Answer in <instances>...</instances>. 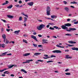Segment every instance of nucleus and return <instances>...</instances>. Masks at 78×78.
Segmentation results:
<instances>
[{
  "label": "nucleus",
  "mask_w": 78,
  "mask_h": 78,
  "mask_svg": "<svg viewBox=\"0 0 78 78\" xmlns=\"http://www.w3.org/2000/svg\"><path fill=\"white\" fill-rule=\"evenodd\" d=\"M62 29L63 30H66L67 31H68V32H70L71 31H76V29L75 28H69V30H68V27H66L65 25H63L61 27Z\"/></svg>",
  "instance_id": "f257e3e1"
},
{
  "label": "nucleus",
  "mask_w": 78,
  "mask_h": 78,
  "mask_svg": "<svg viewBox=\"0 0 78 78\" xmlns=\"http://www.w3.org/2000/svg\"><path fill=\"white\" fill-rule=\"evenodd\" d=\"M45 27V25L44 24H41L39 26H37V29L39 31L42 30L43 28H44Z\"/></svg>",
  "instance_id": "f03ea898"
},
{
  "label": "nucleus",
  "mask_w": 78,
  "mask_h": 78,
  "mask_svg": "<svg viewBox=\"0 0 78 78\" xmlns=\"http://www.w3.org/2000/svg\"><path fill=\"white\" fill-rule=\"evenodd\" d=\"M50 8L49 6H48L47 7V16H50Z\"/></svg>",
  "instance_id": "7ed1b4c3"
},
{
  "label": "nucleus",
  "mask_w": 78,
  "mask_h": 78,
  "mask_svg": "<svg viewBox=\"0 0 78 78\" xmlns=\"http://www.w3.org/2000/svg\"><path fill=\"white\" fill-rule=\"evenodd\" d=\"M52 53H62V51L59 50H55L52 51Z\"/></svg>",
  "instance_id": "20e7f679"
},
{
  "label": "nucleus",
  "mask_w": 78,
  "mask_h": 78,
  "mask_svg": "<svg viewBox=\"0 0 78 78\" xmlns=\"http://www.w3.org/2000/svg\"><path fill=\"white\" fill-rule=\"evenodd\" d=\"M62 45V43H59L58 44H57L56 45V47H58V48H64V46H62L60 45Z\"/></svg>",
  "instance_id": "39448f33"
},
{
  "label": "nucleus",
  "mask_w": 78,
  "mask_h": 78,
  "mask_svg": "<svg viewBox=\"0 0 78 78\" xmlns=\"http://www.w3.org/2000/svg\"><path fill=\"white\" fill-rule=\"evenodd\" d=\"M31 38L32 39H34V40H35L37 42L38 41H37V38H36V37L33 36V35L31 36Z\"/></svg>",
  "instance_id": "423d86ee"
},
{
  "label": "nucleus",
  "mask_w": 78,
  "mask_h": 78,
  "mask_svg": "<svg viewBox=\"0 0 78 78\" xmlns=\"http://www.w3.org/2000/svg\"><path fill=\"white\" fill-rule=\"evenodd\" d=\"M33 4H34V2H30L27 3L28 5H29V6H32L33 5Z\"/></svg>",
  "instance_id": "0eeeda50"
},
{
  "label": "nucleus",
  "mask_w": 78,
  "mask_h": 78,
  "mask_svg": "<svg viewBox=\"0 0 78 78\" xmlns=\"http://www.w3.org/2000/svg\"><path fill=\"white\" fill-rule=\"evenodd\" d=\"M64 25L65 26H66V27H71V26H72V24L70 23H66V24H65Z\"/></svg>",
  "instance_id": "6e6552de"
},
{
  "label": "nucleus",
  "mask_w": 78,
  "mask_h": 78,
  "mask_svg": "<svg viewBox=\"0 0 78 78\" xmlns=\"http://www.w3.org/2000/svg\"><path fill=\"white\" fill-rule=\"evenodd\" d=\"M41 54V53H37L36 52L34 54V55L36 56H39V55H40Z\"/></svg>",
  "instance_id": "1a4fd4ad"
},
{
  "label": "nucleus",
  "mask_w": 78,
  "mask_h": 78,
  "mask_svg": "<svg viewBox=\"0 0 78 78\" xmlns=\"http://www.w3.org/2000/svg\"><path fill=\"white\" fill-rule=\"evenodd\" d=\"M72 50H76V51H78V48L76 47H73L71 48Z\"/></svg>",
  "instance_id": "9d476101"
},
{
  "label": "nucleus",
  "mask_w": 78,
  "mask_h": 78,
  "mask_svg": "<svg viewBox=\"0 0 78 78\" xmlns=\"http://www.w3.org/2000/svg\"><path fill=\"white\" fill-rule=\"evenodd\" d=\"M15 6L16 7V8H21V7H23V5H21L20 6L18 4L16 5Z\"/></svg>",
  "instance_id": "9b49d317"
},
{
  "label": "nucleus",
  "mask_w": 78,
  "mask_h": 78,
  "mask_svg": "<svg viewBox=\"0 0 78 78\" xmlns=\"http://www.w3.org/2000/svg\"><path fill=\"white\" fill-rule=\"evenodd\" d=\"M2 47V48H5V44H0V47Z\"/></svg>",
  "instance_id": "f8f14e48"
},
{
  "label": "nucleus",
  "mask_w": 78,
  "mask_h": 78,
  "mask_svg": "<svg viewBox=\"0 0 78 78\" xmlns=\"http://www.w3.org/2000/svg\"><path fill=\"white\" fill-rule=\"evenodd\" d=\"M66 59H72V57H69V55H67L66 56Z\"/></svg>",
  "instance_id": "ddd939ff"
},
{
  "label": "nucleus",
  "mask_w": 78,
  "mask_h": 78,
  "mask_svg": "<svg viewBox=\"0 0 78 78\" xmlns=\"http://www.w3.org/2000/svg\"><path fill=\"white\" fill-rule=\"evenodd\" d=\"M42 41H43V42H42L43 44H47V43H48V42L46 41H47V40H46L43 39Z\"/></svg>",
  "instance_id": "4468645a"
},
{
  "label": "nucleus",
  "mask_w": 78,
  "mask_h": 78,
  "mask_svg": "<svg viewBox=\"0 0 78 78\" xmlns=\"http://www.w3.org/2000/svg\"><path fill=\"white\" fill-rule=\"evenodd\" d=\"M30 55V53H27L25 54H24L23 55V56H29V55Z\"/></svg>",
  "instance_id": "2eb2a0df"
},
{
  "label": "nucleus",
  "mask_w": 78,
  "mask_h": 78,
  "mask_svg": "<svg viewBox=\"0 0 78 78\" xmlns=\"http://www.w3.org/2000/svg\"><path fill=\"white\" fill-rule=\"evenodd\" d=\"M20 30L15 31L14 32V33L16 34H18L19 33V32H20Z\"/></svg>",
  "instance_id": "dca6fc26"
},
{
  "label": "nucleus",
  "mask_w": 78,
  "mask_h": 78,
  "mask_svg": "<svg viewBox=\"0 0 78 78\" xmlns=\"http://www.w3.org/2000/svg\"><path fill=\"white\" fill-rule=\"evenodd\" d=\"M33 61V59L26 60V63H30V62Z\"/></svg>",
  "instance_id": "f3484780"
},
{
  "label": "nucleus",
  "mask_w": 78,
  "mask_h": 78,
  "mask_svg": "<svg viewBox=\"0 0 78 78\" xmlns=\"http://www.w3.org/2000/svg\"><path fill=\"white\" fill-rule=\"evenodd\" d=\"M21 14H22L23 16H25V17H27V18L28 17V15L25 14L24 12H22L21 13Z\"/></svg>",
  "instance_id": "a211bd4d"
},
{
  "label": "nucleus",
  "mask_w": 78,
  "mask_h": 78,
  "mask_svg": "<svg viewBox=\"0 0 78 78\" xmlns=\"http://www.w3.org/2000/svg\"><path fill=\"white\" fill-rule=\"evenodd\" d=\"M69 43V44H76V42H73V41H68Z\"/></svg>",
  "instance_id": "6ab92c4d"
},
{
  "label": "nucleus",
  "mask_w": 78,
  "mask_h": 78,
  "mask_svg": "<svg viewBox=\"0 0 78 78\" xmlns=\"http://www.w3.org/2000/svg\"><path fill=\"white\" fill-rule=\"evenodd\" d=\"M7 17H8L9 18H10V19H12V18H13V16L10 15H7Z\"/></svg>",
  "instance_id": "aec40b11"
},
{
  "label": "nucleus",
  "mask_w": 78,
  "mask_h": 78,
  "mask_svg": "<svg viewBox=\"0 0 78 78\" xmlns=\"http://www.w3.org/2000/svg\"><path fill=\"white\" fill-rule=\"evenodd\" d=\"M21 72H23L24 73H27V72L24 69H21Z\"/></svg>",
  "instance_id": "412c9836"
},
{
  "label": "nucleus",
  "mask_w": 78,
  "mask_h": 78,
  "mask_svg": "<svg viewBox=\"0 0 78 78\" xmlns=\"http://www.w3.org/2000/svg\"><path fill=\"white\" fill-rule=\"evenodd\" d=\"M13 5H10L9 6L7 7L8 9H11L12 8Z\"/></svg>",
  "instance_id": "4be33fe9"
},
{
  "label": "nucleus",
  "mask_w": 78,
  "mask_h": 78,
  "mask_svg": "<svg viewBox=\"0 0 78 78\" xmlns=\"http://www.w3.org/2000/svg\"><path fill=\"white\" fill-rule=\"evenodd\" d=\"M65 10H66V11H67V12H68V11H69V8L68 7H65Z\"/></svg>",
  "instance_id": "5701e85b"
},
{
  "label": "nucleus",
  "mask_w": 78,
  "mask_h": 78,
  "mask_svg": "<svg viewBox=\"0 0 78 78\" xmlns=\"http://www.w3.org/2000/svg\"><path fill=\"white\" fill-rule=\"evenodd\" d=\"M51 17L52 19H54V18H56V17H57V16L55 15L51 16Z\"/></svg>",
  "instance_id": "b1692460"
},
{
  "label": "nucleus",
  "mask_w": 78,
  "mask_h": 78,
  "mask_svg": "<svg viewBox=\"0 0 78 78\" xmlns=\"http://www.w3.org/2000/svg\"><path fill=\"white\" fill-rule=\"evenodd\" d=\"M14 66V65H12V66H8V69H11V68H12Z\"/></svg>",
  "instance_id": "393cba45"
},
{
  "label": "nucleus",
  "mask_w": 78,
  "mask_h": 78,
  "mask_svg": "<svg viewBox=\"0 0 78 78\" xmlns=\"http://www.w3.org/2000/svg\"><path fill=\"white\" fill-rule=\"evenodd\" d=\"M2 37L3 39H6V35L5 34H2Z\"/></svg>",
  "instance_id": "a878e982"
},
{
  "label": "nucleus",
  "mask_w": 78,
  "mask_h": 78,
  "mask_svg": "<svg viewBox=\"0 0 78 78\" xmlns=\"http://www.w3.org/2000/svg\"><path fill=\"white\" fill-rule=\"evenodd\" d=\"M24 23H25V22H26L27 21V20H28V19H27V18L26 17H24Z\"/></svg>",
  "instance_id": "bb28decb"
},
{
  "label": "nucleus",
  "mask_w": 78,
  "mask_h": 78,
  "mask_svg": "<svg viewBox=\"0 0 78 78\" xmlns=\"http://www.w3.org/2000/svg\"><path fill=\"white\" fill-rule=\"evenodd\" d=\"M9 41H8L7 39H6V42L5 43V44H9Z\"/></svg>",
  "instance_id": "cd10ccee"
},
{
  "label": "nucleus",
  "mask_w": 78,
  "mask_h": 78,
  "mask_svg": "<svg viewBox=\"0 0 78 78\" xmlns=\"http://www.w3.org/2000/svg\"><path fill=\"white\" fill-rule=\"evenodd\" d=\"M8 71H6L4 72V74H9V73H8Z\"/></svg>",
  "instance_id": "c85d7f7f"
},
{
  "label": "nucleus",
  "mask_w": 78,
  "mask_h": 78,
  "mask_svg": "<svg viewBox=\"0 0 78 78\" xmlns=\"http://www.w3.org/2000/svg\"><path fill=\"white\" fill-rule=\"evenodd\" d=\"M23 42H25V43H26V44H28V42L27 41V40H25L24 39L23 40Z\"/></svg>",
  "instance_id": "c756f323"
},
{
  "label": "nucleus",
  "mask_w": 78,
  "mask_h": 78,
  "mask_svg": "<svg viewBox=\"0 0 78 78\" xmlns=\"http://www.w3.org/2000/svg\"><path fill=\"white\" fill-rule=\"evenodd\" d=\"M22 17L20 16L19 18V21H22Z\"/></svg>",
  "instance_id": "7c9ffc66"
},
{
  "label": "nucleus",
  "mask_w": 78,
  "mask_h": 78,
  "mask_svg": "<svg viewBox=\"0 0 78 78\" xmlns=\"http://www.w3.org/2000/svg\"><path fill=\"white\" fill-rule=\"evenodd\" d=\"M1 20H2V21H3V22H4V23H6L7 22L5 20H3L2 19Z\"/></svg>",
  "instance_id": "2f4dec72"
},
{
  "label": "nucleus",
  "mask_w": 78,
  "mask_h": 78,
  "mask_svg": "<svg viewBox=\"0 0 78 78\" xmlns=\"http://www.w3.org/2000/svg\"><path fill=\"white\" fill-rule=\"evenodd\" d=\"M66 75H70V73H65Z\"/></svg>",
  "instance_id": "473e14b6"
},
{
  "label": "nucleus",
  "mask_w": 78,
  "mask_h": 78,
  "mask_svg": "<svg viewBox=\"0 0 78 78\" xmlns=\"http://www.w3.org/2000/svg\"><path fill=\"white\" fill-rule=\"evenodd\" d=\"M48 25H51L52 26H53L54 25H55V24L53 23H48Z\"/></svg>",
  "instance_id": "72a5a7b5"
},
{
  "label": "nucleus",
  "mask_w": 78,
  "mask_h": 78,
  "mask_svg": "<svg viewBox=\"0 0 78 78\" xmlns=\"http://www.w3.org/2000/svg\"><path fill=\"white\" fill-rule=\"evenodd\" d=\"M65 36H72V35L69 34H65Z\"/></svg>",
  "instance_id": "f704fd0d"
},
{
  "label": "nucleus",
  "mask_w": 78,
  "mask_h": 78,
  "mask_svg": "<svg viewBox=\"0 0 78 78\" xmlns=\"http://www.w3.org/2000/svg\"><path fill=\"white\" fill-rule=\"evenodd\" d=\"M33 45H34V47L35 48H37V44H33Z\"/></svg>",
  "instance_id": "c9c22d12"
},
{
  "label": "nucleus",
  "mask_w": 78,
  "mask_h": 78,
  "mask_svg": "<svg viewBox=\"0 0 78 78\" xmlns=\"http://www.w3.org/2000/svg\"><path fill=\"white\" fill-rule=\"evenodd\" d=\"M7 52H5V53H2V55L3 56H5V55H6V54L7 53Z\"/></svg>",
  "instance_id": "e433bc0d"
},
{
  "label": "nucleus",
  "mask_w": 78,
  "mask_h": 78,
  "mask_svg": "<svg viewBox=\"0 0 78 78\" xmlns=\"http://www.w3.org/2000/svg\"><path fill=\"white\" fill-rule=\"evenodd\" d=\"M49 29H50V30H55V29H54V28L51 27H50L49 28Z\"/></svg>",
  "instance_id": "4c0bfd02"
},
{
  "label": "nucleus",
  "mask_w": 78,
  "mask_h": 78,
  "mask_svg": "<svg viewBox=\"0 0 78 78\" xmlns=\"http://www.w3.org/2000/svg\"><path fill=\"white\" fill-rule=\"evenodd\" d=\"M63 3L65 4V5H66V4H67V2H66V1H63Z\"/></svg>",
  "instance_id": "58836bf2"
},
{
  "label": "nucleus",
  "mask_w": 78,
  "mask_h": 78,
  "mask_svg": "<svg viewBox=\"0 0 78 78\" xmlns=\"http://www.w3.org/2000/svg\"><path fill=\"white\" fill-rule=\"evenodd\" d=\"M51 58H56V56L54 55H51Z\"/></svg>",
  "instance_id": "ea45409f"
},
{
  "label": "nucleus",
  "mask_w": 78,
  "mask_h": 78,
  "mask_svg": "<svg viewBox=\"0 0 78 78\" xmlns=\"http://www.w3.org/2000/svg\"><path fill=\"white\" fill-rule=\"evenodd\" d=\"M5 4H6V5H7V4H8V3H9V2L8 1H5Z\"/></svg>",
  "instance_id": "a19ab883"
},
{
  "label": "nucleus",
  "mask_w": 78,
  "mask_h": 78,
  "mask_svg": "<svg viewBox=\"0 0 78 78\" xmlns=\"http://www.w3.org/2000/svg\"><path fill=\"white\" fill-rule=\"evenodd\" d=\"M18 3L20 4H21V3H22V1L21 0H20V1H19Z\"/></svg>",
  "instance_id": "79ce46f5"
},
{
  "label": "nucleus",
  "mask_w": 78,
  "mask_h": 78,
  "mask_svg": "<svg viewBox=\"0 0 78 78\" xmlns=\"http://www.w3.org/2000/svg\"><path fill=\"white\" fill-rule=\"evenodd\" d=\"M68 46H69V47H73V45L72 44V45H70V44H67Z\"/></svg>",
  "instance_id": "37998d69"
},
{
  "label": "nucleus",
  "mask_w": 78,
  "mask_h": 78,
  "mask_svg": "<svg viewBox=\"0 0 78 78\" xmlns=\"http://www.w3.org/2000/svg\"><path fill=\"white\" fill-rule=\"evenodd\" d=\"M47 63H48L49 62H53V61H47Z\"/></svg>",
  "instance_id": "c03bdc74"
},
{
  "label": "nucleus",
  "mask_w": 78,
  "mask_h": 78,
  "mask_svg": "<svg viewBox=\"0 0 78 78\" xmlns=\"http://www.w3.org/2000/svg\"><path fill=\"white\" fill-rule=\"evenodd\" d=\"M53 28H55L56 29H58V27L55 26H54L53 27Z\"/></svg>",
  "instance_id": "a18cd8bd"
},
{
  "label": "nucleus",
  "mask_w": 78,
  "mask_h": 78,
  "mask_svg": "<svg viewBox=\"0 0 78 78\" xmlns=\"http://www.w3.org/2000/svg\"><path fill=\"white\" fill-rule=\"evenodd\" d=\"M38 37H42V35H41V34H38Z\"/></svg>",
  "instance_id": "49530a36"
},
{
  "label": "nucleus",
  "mask_w": 78,
  "mask_h": 78,
  "mask_svg": "<svg viewBox=\"0 0 78 78\" xmlns=\"http://www.w3.org/2000/svg\"><path fill=\"white\" fill-rule=\"evenodd\" d=\"M65 52H68L69 51V49H67V50H65Z\"/></svg>",
  "instance_id": "de8ad7c7"
},
{
  "label": "nucleus",
  "mask_w": 78,
  "mask_h": 78,
  "mask_svg": "<svg viewBox=\"0 0 78 78\" xmlns=\"http://www.w3.org/2000/svg\"><path fill=\"white\" fill-rule=\"evenodd\" d=\"M7 55L8 56L11 55H12V54H11V53L8 54H7Z\"/></svg>",
  "instance_id": "09e8293b"
},
{
  "label": "nucleus",
  "mask_w": 78,
  "mask_h": 78,
  "mask_svg": "<svg viewBox=\"0 0 78 78\" xmlns=\"http://www.w3.org/2000/svg\"><path fill=\"white\" fill-rule=\"evenodd\" d=\"M78 21L75 22L74 23V24H78Z\"/></svg>",
  "instance_id": "8fccbe9b"
},
{
  "label": "nucleus",
  "mask_w": 78,
  "mask_h": 78,
  "mask_svg": "<svg viewBox=\"0 0 78 78\" xmlns=\"http://www.w3.org/2000/svg\"><path fill=\"white\" fill-rule=\"evenodd\" d=\"M38 22H42V20H38Z\"/></svg>",
  "instance_id": "3c124183"
},
{
  "label": "nucleus",
  "mask_w": 78,
  "mask_h": 78,
  "mask_svg": "<svg viewBox=\"0 0 78 78\" xmlns=\"http://www.w3.org/2000/svg\"><path fill=\"white\" fill-rule=\"evenodd\" d=\"M37 61H40V62H43V60H37Z\"/></svg>",
  "instance_id": "603ef678"
},
{
  "label": "nucleus",
  "mask_w": 78,
  "mask_h": 78,
  "mask_svg": "<svg viewBox=\"0 0 78 78\" xmlns=\"http://www.w3.org/2000/svg\"><path fill=\"white\" fill-rule=\"evenodd\" d=\"M3 39V42L4 43H5V41H6V38H4Z\"/></svg>",
  "instance_id": "864d4df0"
},
{
  "label": "nucleus",
  "mask_w": 78,
  "mask_h": 78,
  "mask_svg": "<svg viewBox=\"0 0 78 78\" xmlns=\"http://www.w3.org/2000/svg\"><path fill=\"white\" fill-rule=\"evenodd\" d=\"M69 69H66L65 70V72H68V71H69Z\"/></svg>",
  "instance_id": "5fc2aeb1"
},
{
  "label": "nucleus",
  "mask_w": 78,
  "mask_h": 78,
  "mask_svg": "<svg viewBox=\"0 0 78 78\" xmlns=\"http://www.w3.org/2000/svg\"><path fill=\"white\" fill-rule=\"evenodd\" d=\"M6 30L7 31H8V32H9V31H10V30L8 29H6Z\"/></svg>",
  "instance_id": "6e6d98bb"
},
{
  "label": "nucleus",
  "mask_w": 78,
  "mask_h": 78,
  "mask_svg": "<svg viewBox=\"0 0 78 78\" xmlns=\"http://www.w3.org/2000/svg\"><path fill=\"white\" fill-rule=\"evenodd\" d=\"M70 7L71 8H75V7L74 6H73L72 5H71L70 6Z\"/></svg>",
  "instance_id": "4d7b16f0"
},
{
  "label": "nucleus",
  "mask_w": 78,
  "mask_h": 78,
  "mask_svg": "<svg viewBox=\"0 0 78 78\" xmlns=\"http://www.w3.org/2000/svg\"><path fill=\"white\" fill-rule=\"evenodd\" d=\"M73 4H77V3H77L76 2H73Z\"/></svg>",
  "instance_id": "13d9d810"
},
{
  "label": "nucleus",
  "mask_w": 78,
  "mask_h": 78,
  "mask_svg": "<svg viewBox=\"0 0 78 78\" xmlns=\"http://www.w3.org/2000/svg\"><path fill=\"white\" fill-rule=\"evenodd\" d=\"M67 21H68V22H69V21H70V19H68L67 20Z\"/></svg>",
  "instance_id": "bf43d9fd"
},
{
  "label": "nucleus",
  "mask_w": 78,
  "mask_h": 78,
  "mask_svg": "<svg viewBox=\"0 0 78 78\" xmlns=\"http://www.w3.org/2000/svg\"><path fill=\"white\" fill-rule=\"evenodd\" d=\"M52 37H53V38H57V37L56 36H53Z\"/></svg>",
  "instance_id": "052dcab7"
},
{
  "label": "nucleus",
  "mask_w": 78,
  "mask_h": 78,
  "mask_svg": "<svg viewBox=\"0 0 78 78\" xmlns=\"http://www.w3.org/2000/svg\"><path fill=\"white\" fill-rule=\"evenodd\" d=\"M36 34H37L36 32H34L33 33V34H34V35H36Z\"/></svg>",
  "instance_id": "680f3d73"
},
{
  "label": "nucleus",
  "mask_w": 78,
  "mask_h": 78,
  "mask_svg": "<svg viewBox=\"0 0 78 78\" xmlns=\"http://www.w3.org/2000/svg\"><path fill=\"white\" fill-rule=\"evenodd\" d=\"M50 27V25H48L47 26H46V27L47 28H49V27Z\"/></svg>",
  "instance_id": "e2e57ef3"
},
{
  "label": "nucleus",
  "mask_w": 78,
  "mask_h": 78,
  "mask_svg": "<svg viewBox=\"0 0 78 78\" xmlns=\"http://www.w3.org/2000/svg\"><path fill=\"white\" fill-rule=\"evenodd\" d=\"M38 46V47H42V45H39Z\"/></svg>",
  "instance_id": "0e129e2a"
},
{
  "label": "nucleus",
  "mask_w": 78,
  "mask_h": 78,
  "mask_svg": "<svg viewBox=\"0 0 78 78\" xmlns=\"http://www.w3.org/2000/svg\"><path fill=\"white\" fill-rule=\"evenodd\" d=\"M11 76H14V74H11L10 75Z\"/></svg>",
  "instance_id": "69168bd1"
},
{
  "label": "nucleus",
  "mask_w": 78,
  "mask_h": 78,
  "mask_svg": "<svg viewBox=\"0 0 78 78\" xmlns=\"http://www.w3.org/2000/svg\"><path fill=\"white\" fill-rule=\"evenodd\" d=\"M6 5V3H5V2L3 3V4H2V5Z\"/></svg>",
  "instance_id": "338daca9"
},
{
  "label": "nucleus",
  "mask_w": 78,
  "mask_h": 78,
  "mask_svg": "<svg viewBox=\"0 0 78 78\" xmlns=\"http://www.w3.org/2000/svg\"><path fill=\"white\" fill-rule=\"evenodd\" d=\"M2 76H5V74H2Z\"/></svg>",
  "instance_id": "774afa93"
}]
</instances>
